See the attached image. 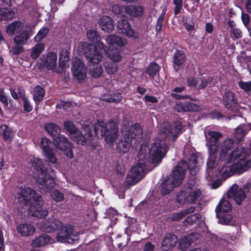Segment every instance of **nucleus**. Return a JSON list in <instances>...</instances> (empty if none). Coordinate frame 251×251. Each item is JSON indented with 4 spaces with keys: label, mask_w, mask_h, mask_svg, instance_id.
Returning a JSON list of instances; mask_svg holds the SVG:
<instances>
[{
    "label": "nucleus",
    "mask_w": 251,
    "mask_h": 251,
    "mask_svg": "<svg viewBox=\"0 0 251 251\" xmlns=\"http://www.w3.org/2000/svg\"><path fill=\"white\" fill-rule=\"evenodd\" d=\"M171 130V126H168L163 127L159 131L155 142L151 144L150 149L149 161L142 162V179L146 174L158 166L165 156L168 150L166 140L169 136Z\"/></svg>",
    "instance_id": "1"
},
{
    "label": "nucleus",
    "mask_w": 251,
    "mask_h": 251,
    "mask_svg": "<svg viewBox=\"0 0 251 251\" xmlns=\"http://www.w3.org/2000/svg\"><path fill=\"white\" fill-rule=\"evenodd\" d=\"M198 156L193 153L189 158V162L181 160L172 171L171 177L172 179H164L162 182L161 194L164 196L170 194L175 187L179 186L182 182L185 175L186 171L188 169L192 175L196 174L198 171L197 166Z\"/></svg>",
    "instance_id": "2"
},
{
    "label": "nucleus",
    "mask_w": 251,
    "mask_h": 251,
    "mask_svg": "<svg viewBox=\"0 0 251 251\" xmlns=\"http://www.w3.org/2000/svg\"><path fill=\"white\" fill-rule=\"evenodd\" d=\"M87 36L88 40L92 43H81L80 49L89 62L98 63L101 61L100 53L105 52L107 46L100 41L101 37L95 30H88Z\"/></svg>",
    "instance_id": "3"
},
{
    "label": "nucleus",
    "mask_w": 251,
    "mask_h": 251,
    "mask_svg": "<svg viewBox=\"0 0 251 251\" xmlns=\"http://www.w3.org/2000/svg\"><path fill=\"white\" fill-rule=\"evenodd\" d=\"M32 166L36 171L35 181L39 187L47 190L51 189L54 186V180L51 175L54 170L47 161H43L40 158H35L31 162Z\"/></svg>",
    "instance_id": "4"
},
{
    "label": "nucleus",
    "mask_w": 251,
    "mask_h": 251,
    "mask_svg": "<svg viewBox=\"0 0 251 251\" xmlns=\"http://www.w3.org/2000/svg\"><path fill=\"white\" fill-rule=\"evenodd\" d=\"M140 124L125 126L123 130V137L116 144V149L119 152L124 154L127 152L131 146L133 140L140 141L141 138V129L139 128Z\"/></svg>",
    "instance_id": "5"
},
{
    "label": "nucleus",
    "mask_w": 251,
    "mask_h": 251,
    "mask_svg": "<svg viewBox=\"0 0 251 251\" xmlns=\"http://www.w3.org/2000/svg\"><path fill=\"white\" fill-rule=\"evenodd\" d=\"M222 134L218 131L209 130L205 134L207 141L206 146L208 148L209 156L207 163L208 169H213L220 161H224L219 158L218 154V149L219 146V139L222 137Z\"/></svg>",
    "instance_id": "6"
},
{
    "label": "nucleus",
    "mask_w": 251,
    "mask_h": 251,
    "mask_svg": "<svg viewBox=\"0 0 251 251\" xmlns=\"http://www.w3.org/2000/svg\"><path fill=\"white\" fill-rule=\"evenodd\" d=\"M63 125L64 129L69 133L71 139L78 144L84 146L93 140L92 126H85L80 130H78L73 122L71 121H65Z\"/></svg>",
    "instance_id": "7"
},
{
    "label": "nucleus",
    "mask_w": 251,
    "mask_h": 251,
    "mask_svg": "<svg viewBox=\"0 0 251 251\" xmlns=\"http://www.w3.org/2000/svg\"><path fill=\"white\" fill-rule=\"evenodd\" d=\"M94 131L98 138L104 137L107 143L112 144L117 137L118 129L115 124L111 123L105 125L104 123L100 122L94 124Z\"/></svg>",
    "instance_id": "8"
},
{
    "label": "nucleus",
    "mask_w": 251,
    "mask_h": 251,
    "mask_svg": "<svg viewBox=\"0 0 251 251\" xmlns=\"http://www.w3.org/2000/svg\"><path fill=\"white\" fill-rule=\"evenodd\" d=\"M251 167V159L246 160L244 159H240L237 162L226 168L224 166L219 168L215 171V176L221 175V178L225 180L227 178L231 176L234 173L242 174L247 171Z\"/></svg>",
    "instance_id": "9"
},
{
    "label": "nucleus",
    "mask_w": 251,
    "mask_h": 251,
    "mask_svg": "<svg viewBox=\"0 0 251 251\" xmlns=\"http://www.w3.org/2000/svg\"><path fill=\"white\" fill-rule=\"evenodd\" d=\"M21 192L18 194V199L22 208L24 206L31 205L33 201L38 202V204L41 203L42 197L34 189L24 186V187L21 186Z\"/></svg>",
    "instance_id": "10"
},
{
    "label": "nucleus",
    "mask_w": 251,
    "mask_h": 251,
    "mask_svg": "<svg viewBox=\"0 0 251 251\" xmlns=\"http://www.w3.org/2000/svg\"><path fill=\"white\" fill-rule=\"evenodd\" d=\"M193 186L189 182L187 184V188L179 191L176 195V201L180 204L194 203L200 197L201 191L198 189L193 191Z\"/></svg>",
    "instance_id": "11"
},
{
    "label": "nucleus",
    "mask_w": 251,
    "mask_h": 251,
    "mask_svg": "<svg viewBox=\"0 0 251 251\" xmlns=\"http://www.w3.org/2000/svg\"><path fill=\"white\" fill-rule=\"evenodd\" d=\"M251 185L249 183H245L241 188L237 184H234L228 190L227 197L233 198L236 203L240 205L247 197V194L250 192Z\"/></svg>",
    "instance_id": "12"
},
{
    "label": "nucleus",
    "mask_w": 251,
    "mask_h": 251,
    "mask_svg": "<svg viewBox=\"0 0 251 251\" xmlns=\"http://www.w3.org/2000/svg\"><path fill=\"white\" fill-rule=\"evenodd\" d=\"M75 227L72 225L62 226L59 227L56 235V241L60 243L74 244V237L77 236V233L75 232Z\"/></svg>",
    "instance_id": "13"
},
{
    "label": "nucleus",
    "mask_w": 251,
    "mask_h": 251,
    "mask_svg": "<svg viewBox=\"0 0 251 251\" xmlns=\"http://www.w3.org/2000/svg\"><path fill=\"white\" fill-rule=\"evenodd\" d=\"M138 153L139 161L136 166H133L127 174L125 180L126 185L131 186L138 183L141 179V173L139 170L141 168V163L139 156L141 155V144L139 145Z\"/></svg>",
    "instance_id": "14"
},
{
    "label": "nucleus",
    "mask_w": 251,
    "mask_h": 251,
    "mask_svg": "<svg viewBox=\"0 0 251 251\" xmlns=\"http://www.w3.org/2000/svg\"><path fill=\"white\" fill-rule=\"evenodd\" d=\"M117 30L119 34H123L129 38L134 39H137L138 33L132 29L127 19L126 16H123L116 24Z\"/></svg>",
    "instance_id": "15"
},
{
    "label": "nucleus",
    "mask_w": 251,
    "mask_h": 251,
    "mask_svg": "<svg viewBox=\"0 0 251 251\" xmlns=\"http://www.w3.org/2000/svg\"><path fill=\"white\" fill-rule=\"evenodd\" d=\"M53 144L57 149L64 152L67 158L72 159L74 157L72 145L67 138L60 135L53 139Z\"/></svg>",
    "instance_id": "16"
},
{
    "label": "nucleus",
    "mask_w": 251,
    "mask_h": 251,
    "mask_svg": "<svg viewBox=\"0 0 251 251\" xmlns=\"http://www.w3.org/2000/svg\"><path fill=\"white\" fill-rule=\"evenodd\" d=\"M72 74L79 83L82 82L86 78V72L85 64L79 58H75L72 61Z\"/></svg>",
    "instance_id": "17"
},
{
    "label": "nucleus",
    "mask_w": 251,
    "mask_h": 251,
    "mask_svg": "<svg viewBox=\"0 0 251 251\" xmlns=\"http://www.w3.org/2000/svg\"><path fill=\"white\" fill-rule=\"evenodd\" d=\"M57 55L55 53L49 51L46 57L44 55L40 58L39 65L40 68H46L48 70H53L57 64Z\"/></svg>",
    "instance_id": "18"
},
{
    "label": "nucleus",
    "mask_w": 251,
    "mask_h": 251,
    "mask_svg": "<svg viewBox=\"0 0 251 251\" xmlns=\"http://www.w3.org/2000/svg\"><path fill=\"white\" fill-rule=\"evenodd\" d=\"M52 142L47 138H42L41 140V148L45 156L49 162L55 164L57 161V158L50 148Z\"/></svg>",
    "instance_id": "19"
},
{
    "label": "nucleus",
    "mask_w": 251,
    "mask_h": 251,
    "mask_svg": "<svg viewBox=\"0 0 251 251\" xmlns=\"http://www.w3.org/2000/svg\"><path fill=\"white\" fill-rule=\"evenodd\" d=\"M222 103L226 108L234 110L238 104L237 95L232 91H226L223 95Z\"/></svg>",
    "instance_id": "20"
},
{
    "label": "nucleus",
    "mask_w": 251,
    "mask_h": 251,
    "mask_svg": "<svg viewBox=\"0 0 251 251\" xmlns=\"http://www.w3.org/2000/svg\"><path fill=\"white\" fill-rule=\"evenodd\" d=\"M33 32L31 27L29 25L27 29L23 30L19 33L15 35L13 38V42L15 44L25 45L27 43L30 38L33 35Z\"/></svg>",
    "instance_id": "21"
},
{
    "label": "nucleus",
    "mask_w": 251,
    "mask_h": 251,
    "mask_svg": "<svg viewBox=\"0 0 251 251\" xmlns=\"http://www.w3.org/2000/svg\"><path fill=\"white\" fill-rule=\"evenodd\" d=\"M62 226V223L61 221L54 219L45 220L41 224V227L46 232H53L58 230Z\"/></svg>",
    "instance_id": "22"
},
{
    "label": "nucleus",
    "mask_w": 251,
    "mask_h": 251,
    "mask_svg": "<svg viewBox=\"0 0 251 251\" xmlns=\"http://www.w3.org/2000/svg\"><path fill=\"white\" fill-rule=\"evenodd\" d=\"M106 41L109 45L108 47L110 50H118V48H121L124 46L126 41L125 39L114 34L108 35L106 38Z\"/></svg>",
    "instance_id": "23"
},
{
    "label": "nucleus",
    "mask_w": 251,
    "mask_h": 251,
    "mask_svg": "<svg viewBox=\"0 0 251 251\" xmlns=\"http://www.w3.org/2000/svg\"><path fill=\"white\" fill-rule=\"evenodd\" d=\"M174 109L178 112H184L188 111H199L200 107L198 104L192 102H180L175 104Z\"/></svg>",
    "instance_id": "24"
},
{
    "label": "nucleus",
    "mask_w": 251,
    "mask_h": 251,
    "mask_svg": "<svg viewBox=\"0 0 251 251\" xmlns=\"http://www.w3.org/2000/svg\"><path fill=\"white\" fill-rule=\"evenodd\" d=\"M38 202L33 201L31 205H29L31 208V212L32 215L39 219L44 218L48 215V211L47 209L42 206L43 204V200L41 203L38 204Z\"/></svg>",
    "instance_id": "25"
},
{
    "label": "nucleus",
    "mask_w": 251,
    "mask_h": 251,
    "mask_svg": "<svg viewBox=\"0 0 251 251\" xmlns=\"http://www.w3.org/2000/svg\"><path fill=\"white\" fill-rule=\"evenodd\" d=\"M186 55L182 50H176L173 56V68L176 72H178L180 67L185 62Z\"/></svg>",
    "instance_id": "26"
},
{
    "label": "nucleus",
    "mask_w": 251,
    "mask_h": 251,
    "mask_svg": "<svg viewBox=\"0 0 251 251\" xmlns=\"http://www.w3.org/2000/svg\"><path fill=\"white\" fill-rule=\"evenodd\" d=\"M177 242L178 238L175 234L171 233L167 234L161 243L162 250H172L176 245Z\"/></svg>",
    "instance_id": "27"
},
{
    "label": "nucleus",
    "mask_w": 251,
    "mask_h": 251,
    "mask_svg": "<svg viewBox=\"0 0 251 251\" xmlns=\"http://www.w3.org/2000/svg\"><path fill=\"white\" fill-rule=\"evenodd\" d=\"M24 27L23 22L19 20L15 21L5 26V32L9 36H14L22 31Z\"/></svg>",
    "instance_id": "28"
},
{
    "label": "nucleus",
    "mask_w": 251,
    "mask_h": 251,
    "mask_svg": "<svg viewBox=\"0 0 251 251\" xmlns=\"http://www.w3.org/2000/svg\"><path fill=\"white\" fill-rule=\"evenodd\" d=\"M99 24L101 29L107 32H112L114 29V21L108 16H102L100 19Z\"/></svg>",
    "instance_id": "29"
},
{
    "label": "nucleus",
    "mask_w": 251,
    "mask_h": 251,
    "mask_svg": "<svg viewBox=\"0 0 251 251\" xmlns=\"http://www.w3.org/2000/svg\"><path fill=\"white\" fill-rule=\"evenodd\" d=\"M14 133L12 128L6 124L0 126V137L4 141L11 142L14 139Z\"/></svg>",
    "instance_id": "30"
},
{
    "label": "nucleus",
    "mask_w": 251,
    "mask_h": 251,
    "mask_svg": "<svg viewBox=\"0 0 251 251\" xmlns=\"http://www.w3.org/2000/svg\"><path fill=\"white\" fill-rule=\"evenodd\" d=\"M234 147V141L231 139L225 140L221 144L219 158L221 160H226L228 151Z\"/></svg>",
    "instance_id": "31"
},
{
    "label": "nucleus",
    "mask_w": 251,
    "mask_h": 251,
    "mask_svg": "<svg viewBox=\"0 0 251 251\" xmlns=\"http://www.w3.org/2000/svg\"><path fill=\"white\" fill-rule=\"evenodd\" d=\"M44 129L53 139L60 135L61 128L57 124L52 122L46 123L44 125Z\"/></svg>",
    "instance_id": "32"
},
{
    "label": "nucleus",
    "mask_w": 251,
    "mask_h": 251,
    "mask_svg": "<svg viewBox=\"0 0 251 251\" xmlns=\"http://www.w3.org/2000/svg\"><path fill=\"white\" fill-rule=\"evenodd\" d=\"M160 69L159 65L155 62H151L146 68L145 73L149 75L150 79L153 80L159 74Z\"/></svg>",
    "instance_id": "33"
},
{
    "label": "nucleus",
    "mask_w": 251,
    "mask_h": 251,
    "mask_svg": "<svg viewBox=\"0 0 251 251\" xmlns=\"http://www.w3.org/2000/svg\"><path fill=\"white\" fill-rule=\"evenodd\" d=\"M241 156L243 157L242 159H244L247 160L245 157V151L244 149L243 148L237 147L232 151L229 156H228L227 157V162L230 163Z\"/></svg>",
    "instance_id": "34"
},
{
    "label": "nucleus",
    "mask_w": 251,
    "mask_h": 251,
    "mask_svg": "<svg viewBox=\"0 0 251 251\" xmlns=\"http://www.w3.org/2000/svg\"><path fill=\"white\" fill-rule=\"evenodd\" d=\"M17 231L22 236H29L34 233L35 231L34 227L30 224H21L17 227Z\"/></svg>",
    "instance_id": "35"
},
{
    "label": "nucleus",
    "mask_w": 251,
    "mask_h": 251,
    "mask_svg": "<svg viewBox=\"0 0 251 251\" xmlns=\"http://www.w3.org/2000/svg\"><path fill=\"white\" fill-rule=\"evenodd\" d=\"M231 209V205L224 198L221 199L215 209L216 216H218L219 213H224L229 212Z\"/></svg>",
    "instance_id": "36"
},
{
    "label": "nucleus",
    "mask_w": 251,
    "mask_h": 251,
    "mask_svg": "<svg viewBox=\"0 0 251 251\" xmlns=\"http://www.w3.org/2000/svg\"><path fill=\"white\" fill-rule=\"evenodd\" d=\"M101 59L104 55L108 56L113 62H119L122 59V57L117 50H110L107 47L105 52H101Z\"/></svg>",
    "instance_id": "37"
},
{
    "label": "nucleus",
    "mask_w": 251,
    "mask_h": 251,
    "mask_svg": "<svg viewBox=\"0 0 251 251\" xmlns=\"http://www.w3.org/2000/svg\"><path fill=\"white\" fill-rule=\"evenodd\" d=\"M50 236L44 233L37 237L32 241V244L35 247L43 246L49 243L51 240Z\"/></svg>",
    "instance_id": "38"
},
{
    "label": "nucleus",
    "mask_w": 251,
    "mask_h": 251,
    "mask_svg": "<svg viewBox=\"0 0 251 251\" xmlns=\"http://www.w3.org/2000/svg\"><path fill=\"white\" fill-rule=\"evenodd\" d=\"M45 44L43 42H39L36 44L31 49L30 51V57L33 59H36L45 49Z\"/></svg>",
    "instance_id": "39"
},
{
    "label": "nucleus",
    "mask_w": 251,
    "mask_h": 251,
    "mask_svg": "<svg viewBox=\"0 0 251 251\" xmlns=\"http://www.w3.org/2000/svg\"><path fill=\"white\" fill-rule=\"evenodd\" d=\"M70 52L67 49H63L60 53L59 57V65L61 68L67 67V63L70 60Z\"/></svg>",
    "instance_id": "40"
},
{
    "label": "nucleus",
    "mask_w": 251,
    "mask_h": 251,
    "mask_svg": "<svg viewBox=\"0 0 251 251\" xmlns=\"http://www.w3.org/2000/svg\"><path fill=\"white\" fill-rule=\"evenodd\" d=\"M15 12L7 8L0 7V20L7 21L11 20L15 16Z\"/></svg>",
    "instance_id": "41"
},
{
    "label": "nucleus",
    "mask_w": 251,
    "mask_h": 251,
    "mask_svg": "<svg viewBox=\"0 0 251 251\" xmlns=\"http://www.w3.org/2000/svg\"><path fill=\"white\" fill-rule=\"evenodd\" d=\"M45 91L44 89L41 86H36L34 89V94L33 95V100L35 102H41L45 96Z\"/></svg>",
    "instance_id": "42"
},
{
    "label": "nucleus",
    "mask_w": 251,
    "mask_h": 251,
    "mask_svg": "<svg viewBox=\"0 0 251 251\" xmlns=\"http://www.w3.org/2000/svg\"><path fill=\"white\" fill-rule=\"evenodd\" d=\"M193 240L191 237L184 236L179 242V248L183 251H185L191 246Z\"/></svg>",
    "instance_id": "43"
},
{
    "label": "nucleus",
    "mask_w": 251,
    "mask_h": 251,
    "mask_svg": "<svg viewBox=\"0 0 251 251\" xmlns=\"http://www.w3.org/2000/svg\"><path fill=\"white\" fill-rule=\"evenodd\" d=\"M247 133L248 130L244 129L242 125H239L235 131L234 137L237 140L238 142H240L243 140Z\"/></svg>",
    "instance_id": "44"
},
{
    "label": "nucleus",
    "mask_w": 251,
    "mask_h": 251,
    "mask_svg": "<svg viewBox=\"0 0 251 251\" xmlns=\"http://www.w3.org/2000/svg\"><path fill=\"white\" fill-rule=\"evenodd\" d=\"M166 10H162L156 21L155 25V30L157 33H159L163 30V22L165 17Z\"/></svg>",
    "instance_id": "45"
},
{
    "label": "nucleus",
    "mask_w": 251,
    "mask_h": 251,
    "mask_svg": "<svg viewBox=\"0 0 251 251\" xmlns=\"http://www.w3.org/2000/svg\"><path fill=\"white\" fill-rule=\"evenodd\" d=\"M100 62V61L98 63H96L97 65L96 66H94L93 68L90 71L89 74L93 77H100L103 73V69L102 67L98 65ZM92 63L93 64V63Z\"/></svg>",
    "instance_id": "46"
},
{
    "label": "nucleus",
    "mask_w": 251,
    "mask_h": 251,
    "mask_svg": "<svg viewBox=\"0 0 251 251\" xmlns=\"http://www.w3.org/2000/svg\"><path fill=\"white\" fill-rule=\"evenodd\" d=\"M49 29L47 27H43L38 31L37 34L34 37V41L36 42H40L46 37L49 32Z\"/></svg>",
    "instance_id": "47"
},
{
    "label": "nucleus",
    "mask_w": 251,
    "mask_h": 251,
    "mask_svg": "<svg viewBox=\"0 0 251 251\" xmlns=\"http://www.w3.org/2000/svg\"><path fill=\"white\" fill-rule=\"evenodd\" d=\"M222 213H219L218 216H216L219 219L218 223L224 225H228L230 223L232 217L230 215H222Z\"/></svg>",
    "instance_id": "48"
},
{
    "label": "nucleus",
    "mask_w": 251,
    "mask_h": 251,
    "mask_svg": "<svg viewBox=\"0 0 251 251\" xmlns=\"http://www.w3.org/2000/svg\"><path fill=\"white\" fill-rule=\"evenodd\" d=\"M104 67L106 72L108 74H113L117 71V65L114 62H106L104 64Z\"/></svg>",
    "instance_id": "49"
},
{
    "label": "nucleus",
    "mask_w": 251,
    "mask_h": 251,
    "mask_svg": "<svg viewBox=\"0 0 251 251\" xmlns=\"http://www.w3.org/2000/svg\"><path fill=\"white\" fill-rule=\"evenodd\" d=\"M213 80V77L211 76L203 77L201 79V82L199 85V89H203L205 88L208 84L211 83Z\"/></svg>",
    "instance_id": "50"
},
{
    "label": "nucleus",
    "mask_w": 251,
    "mask_h": 251,
    "mask_svg": "<svg viewBox=\"0 0 251 251\" xmlns=\"http://www.w3.org/2000/svg\"><path fill=\"white\" fill-rule=\"evenodd\" d=\"M173 4H175L174 15L176 16L180 13L182 9L183 0H173Z\"/></svg>",
    "instance_id": "51"
},
{
    "label": "nucleus",
    "mask_w": 251,
    "mask_h": 251,
    "mask_svg": "<svg viewBox=\"0 0 251 251\" xmlns=\"http://www.w3.org/2000/svg\"><path fill=\"white\" fill-rule=\"evenodd\" d=\"M51 196L56 202H60L64 200V194L58 190H54L51 193Z\"/></svg>",
    "instance_id": "52"
},
{
    "label": "nucleus",
    "mask_w": 251,
    "mask_h": 251,
    "mask_svg": "<svg viewBox=\"0 0 251 251\" xmlns=\"http://www.w3.org/2000/svg\"><path fill=\"white\" fill-rule=\"evenodd\" d=\"M125 9V8L123 6H121L117 4H114L113 5L112 7V11L114 13V14L117 17H120L121 16H122V17L123 16H124L122 13L124 12V10Z\"/></svg>",
    "instance_id": "53"
},
{
    "label": "nucleus",
    "mask_w": 251,
    "mask_h": 251,
    "mask_svg": "<svg viewBox=\"0 0 251 251\" xmlns=\"http://www.w3.org/2000/svg\"><path fill=\"white\" fill-rule=\"evenodd\" d=\"M183 25L186 30L190 32L195 30V23L193 19H191L189 22H187V19H186V21H183Z\"/></svg>",
    "instance_id": "54"
},
{
    "label": "nucleus",
    "mask_w": 251,
    "mask_h": 251,
    "mask_svg": "<svg viewBox=\"0 0 251 251\" xmlns=\"http://www.w3.org/2000/svg\"><path fill=\"white\" fill-rule=\"evenodd\" d=\"M238 86L246 92H249L251 90V81L244 82L242 80L238 82Z\"/></svg>",
    "instance_id": "55"
},
{
    "label": "nucleus",
    "mask_w": 251,
    "mask_h": 251,
    "mask_svg": "<svg viewBox=\"0 0 251 251\" xmlns=\"http://www.w3.org/2000/svg\"><path fill=\"white\" fill-rule=\"evenodd\" d=\"M242 36V32L238 28L231 29V38L235 40L241 38Z\"/></svg>",
    "instance_id": "56"
},
{
    "label": "nucleus",
    "mask_w": 251,
    "mask_h": 251,
    "mask_svg": "<svg viewBox=\"0 0 251 251\" xmlns=\"http://www.w3.org/2000/svg\"><path fill=\"white\" fill-rule=\"evenodd\" d=\"M126 13H128L130 16L136 17L137 15H139L137 13V9L135 6H128L125 8Z\"/></svg>",
    "instance_id": "57"
},
{
    "label": "nucleus",
    "mask_w": 251,
    "mask_h": 251,
    "mask_svg": "<svg viewBox=\"0 0 251 251\" xmlns=\"http://www.w3.org/2000/svg\"><path fill=\"white\" fill-rule=\"evenodd\" d=\"M24 45L20 44H15V46L13 47L11 52L14 55H19L24 51Z\"/></svg>",
    "instance_id": "58"
},
{
    "label": "nucleus",
    "mask_w": 251,
    "mask_h": 251,
    "mask_svg": "<svg viewBox=\"0 0 251 251\" xmlns=\"http://www.w3.org/2000/svg\"><path fill=\"white\" fill-rule=\"evenodd\" d=\"M0 101L3 104L4 106L8 107V99L4 90L2 88H0Z\"/></svg>",
    "instance_id": "59"
},
{
    "label": "nucleus",
    "mask_w": 251,
    "mask_h": 251,
    "mask_svg": "<svg viewBox=\"0 0 251 251\" xmlns=\"http://www.w3.org/2000/svg\"><path fill=\"white\" fill-rule=\"evenodd\" d=\"M23 101L24 102L23 107L24 113H28L31 111L33 107L27 99H25V100Z\"/></svg>",
    "instance_id": "60"
},
{
    "label": "nucleus",
    "mask_w": 251,
    "mask_h": 251,
    "mask_svg": "<svg viewBox=\"0 0 251 251\" xmlns=\"http://www.w3.org/2000/svg\"><path fill=\"white\" fill-rule=\"evenodd\" d=\"M185 217L183 211L174 213L172 215L171 219L173 221H178L179 220Z\"/></svg>",
    "instance_id": "61"
},
{
    "label": "nucleus",
    "mask_w": 251,
    "mask_h": 251,
    "mask_svg": "<svg viewBox=\"0 0 251 251\" xmlns=\"http://www.w3.org/2000/svg\"><path fill=\"white\" fill-rule=\"evenodd\" d=\"M241 20L246 27H247L251 21V18L249 15L245 13H242Z\"/></svg>",
    "instance_id": "62"
},
{
    "label": "nucleus",
    "mask_w": 251,
    "mask_h": 251,
    "mask_svg": "<svg viewBox=\"0 0 251 251\" xmlns=\"http://www.w3.org/2000/svg\"><path fill=\"white\" fill-rule=\"evenodd\" d=\"M198 83V80L194 77H190L187 79V84L189 87H196Z\"/></svg>",
    "instance_id": "63"
},
{
    "label": "nucleus",
    "mask_w": 251,
    "mask_h": 251,
    "mask_svg": "<svg viewBox=\"0 0 251 251\" xmlns=\"http://www.w3.org/2000/svg\"><path fill=\"white\" fill-rule=\"evenodd\" d=\"M144 99L146 101L151 102L153 103H157L158 101L156 97L151 95H146Z\"/></svg>",
    "instance_id": "64"
}]
</instances>
